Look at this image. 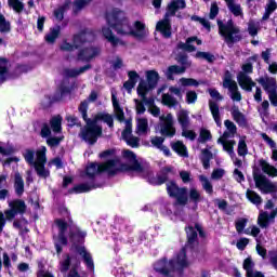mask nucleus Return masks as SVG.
Wrapping results in <instances>:
<instances>
[{"mask_svg": "<svg viewBox=\"0 0 277 277\" xmlns=\"http://www.w3.org/2000/svg\"><path fill=\"white\" fill-rule=\"evenodd\" d=\"M255 187L261 194H272L273 198H277V184L267 180V177L254 174L253 175Z\"/></svg>", "mask_w": 277, "mask_h": 277, "instance_id": "14", "label": "nucleus"}, {"mask_svg": "<svg viewBox=\"0 0 277 277\" xmlns=\"http://www.w3.org/2000/svg\"><path fill=\"white\" fill-rule=\"evenodd\" d=\"M164 141H166V138H163L161 136H153L150 138L151 146H154L155 148H158V149H160L163 146Z\"/></svg>", "mask_w": 277, "mask_h": 277, "instance_id": "60", "label": "nucleus"}, {"mask_svg": "<svg viewBox=\"0 0 277 277\" xmlns=\"http://www.w3.org/2000/svg\"><path fill=\"white\" fill-rule=\"evenodd\" d=\"M274 220H276L275 211L269 214L267 212H260L258 216V225L260 228H267V226H269V222H274Z\"/></svg>", "mask_w": 277, "mask_h": 277, "instance_id": "24", "label": "nucleus"}, {"mask_svg": "<svg viewBox=\"0 0 277 277\" xmlns=\"http://www.w3.org/2000/svg\"><path fill=\"white\" fill-rule=\"evenodd\" d=\"M209 107L214 122L217 127H222V118H220V106L217 105V103L210 101Z\"/></svg>", "mask_w": 277, "mask_h": 277, "instance_id": "30", "label": "nucleus"}, {"mask_svg": "<svg viewBox=\"0 0 277 277\" xmlns=\"http://www.w3.org/2000/svg\"><path fill=\"white\" fill-rule=\"evenodd\" d=\"M70 263H72V258H70V255H64L63 260L60 262V272L66 274V272L70 269Z\"/></svg>", "mask_w": 277, "mask_h": 277, "instance_id": "43", "label": "nucleus"}, {"mask_svg": "<svg viewBox=\"0 0 277 277\" xmlns=\"http://www.w3.org/2000/svg\"><path fill=\"white\" fill-rule=\"evenodd\" d=\"M261 234V228L256 225H252L249 228L245 229V235H251V237H259Z\"/></svg>", "mask_w": 277, "mask_h": 277, "instance_id": "59", "label": "nucleus"}, {"mask_svg": "<svg viewBox=\"0 0 277 277\" xmlns=\"http://www.w3.org/2000/svg\"><path fill=\"white\" fill-rule=\"evenodd\" d=\"M246 196L252 205H255V207H259V205L263 202V198H261L260 195L254 190L247 189Z\"/></svg>", "mask_w": 277, "mask_h": 277, "instance_id": "38", "label": "nucleus"}, {"mask_svg": "<svg viewBox=\"0 0 277 277\" xmlns=\"http://www.w3.org/2000/svg\"><path fill=\"white\" fill-rule=\"evenodd\" d=\"M241 68L242 70L237 75L238 84L242 90H246V92H252V88L256 85V83L252 81V78L249 76L252 72V64H243Z\"/></svg>", "mask_w": 277, "mask_h": 277, "instance_id": "13", "label": "nucleus"}, {"mask_svg": "<svg viewBox=\"0 0 277 277\" xmlns=\"http://www.w3.org/2000/svg\"><path fill=\"white\" fill-rule=\"evenodd\" d=\"M261 137L267 144V146H269V148H272V149L276 148V142H274V140H272V137H269V135H267L265 133H261Z\"/></svg>", "mask_w": 277, "mask_h": 277, "instance_id": "64", "label": "nucleus"}, {"mask_svg": "<svg viewBox=\"0 0 277 277\" xmlns=\"http://www.w3.org/2000/svg\"><path fill=\"white\" fill-rule=\"evenodd\" d=\"M223 88L229 90L232 101H235L236 103L241 101V92H239L237 82L233 80V75H230V71H226L224 75Z\"/></svg>", "mask_w": 277, "mask_h": 277, "instance_id": "16", "label": "nucleus"}, {"mask_svg": "<svg viewBox=\"0 0 277 277\" xmlns=\"http://www.w3.org/2000/svg\"><path fill=\"white\" fill-rule=\"evenodd\" d=\"M23 155L25 161H27L29 166H34L38 176H40L41 179H49L51 173L49 172V170H47V168H44V163H47L45 146L39 147L36 153L31 149H26ZM35 155L36 160H34Z\"/></svg>", "mask_w": 277, "mask_h": 277, "instance_id": "9", "label": "nucleus"}, {"mask_svg": "<svg viewBox=\"0 0 277 277\" xmlns=\"http://www.w3.org/2000/svg\"><path fill=\"white\" fill-rule=\"evenodd\" d=\"M219 32L224 38L227 44H233L234 42H239L241 40V35H239V27H237L233 19H229L227 23H222L217 21Z\"/></svg>", "mask_w": 277, "mask_h": 277, "instance_id": "12", "label": "nucleus"}, {"mask_svg": "<svg viewBox=\"0 0 277 277\" xmlns=\"http://www.w3.org/2000/svg\"><path fill=\"white\" fill-rule=\"evenodd\" d=\"M111 101H113V107L115 111V116L119 122H122L124 120V110L122 107H120V103L118 102L116 90H111Z\"/></svg>", "mask_w": 277, "mask_h": 277, "instance_id": "25", "label": "nucleus"}, {"mask_svg": "<svg viewBox=\"0 0 277 277\" xmlns=\"http://www.w3.org/2000/svg\"><path fill=\"white\" fill-rule=\"evenodd\" d=\"M96 187H101L98 184H80L74 187L75 194H85V192H92V189H96Z\"/></svg>", "mask_w": 277, "mask_h": 277, "instance_id": "36", "label": "nucleus"}, {"mask_svg": "<svg viewBox=\"0 0 277 277\" xmlns=\"http://www.w3.org/2000/svg\"><path fill=\"white\" fill-rule=\"evenodd\" d=\"M0 31L1 34H8L10 31V22L5 21V16L0 14Z\"/></svg>", "mask_w": 277, "mask_h": 277, "instance_id": "55", "label": "nucleus"}, {"mask_svg": "<svg viewBox=\"0 0 277 277\" xmlns=\"http://www.w3.org/2000/svg\"><path fill=\"white\" fill-rule=\"evenodd\" d=\"M199 181L208 194H213V185L211 184V181L205 175H199Z\"/></svg>", "mask_w": 277, "mask_h": 277, "instance_id": "47", "label": "nucleus"}, {"mask_svg": "<svg viewBox=\"0 0 277 277\" xmlns=\"http://www.w3.org/2000/svg\"><path fill=\"white\" fill-rule=\"evenodd\" d=\"M10 8H12L15 12H23L25 5L21 0H8Z\"/></svg>", "mask_w": 277, "mask_h": 277, "instance_id": "53", "label": "nucleus"}, {"mask_svg": "<svg viewBox=\"0 0 277 277\" xmlns=\"http://www.w3.org/2000/svg\"><path fill=\"white\" fill-rule=\"evenodd\" d=\"M0 155H3L4 157H10V155H14V147L5 143H0Z\"/></svg>", "mask_w": 277, "mask_h": 277, "instance_id": "50", "label": "nucleus"}, {"mask_svg": "<svg viewBox=\"0 0 277 277\" xmlns=\"http://www.w3.org/2000/svg\"><path fill=\"white\" fill-rule=\"evenodd\" d=\"M70 8V0H65L64 5L60 6L54 11V17L56 21H63L64 19V12Z\"/></svg>", "mask_w": 277, "mask_h": 277, "instance_id": "40", "label": "nucleus"}, {"mask_svg": "<svg viewBox=\"0 0 277 277\" xmlns=\"http://www.w3.org/2000/svg\"><path fill=\"white\" fill-rule=\"evenodd\" d=\"M187 267H189V260H187L185 248L177 252L173 259L168 260L164 258L154 264L155 272L167 277H174Z\"/></svg>", "mask_w": 277, "mask_h": 277, "instance_id": "5", "label": "nucleus"}, {"mask_svg": "<svg viewBox=\"0 0 277 277\" xmlns=\"http://www.w3.org/2000/svg\"><path fill=\"white\" fill-rule=\"evenodd\" d=\"M194 43L200 45L202 44V41L196 37H190L186 40L185 43H180L179 49H183V51H188V53H193V51H196V45H194Z\"/></svg>", "mask_w": 277, "mask_h": 277, "instance_id": "28", "label": "nucleus"}, {"mask_svg": "<svg viewBox=\"0 0 277 277\" xmlns=\"http://www.w3.org/2000/svg\"><path fill=\"white\" fill-rule=\"evenodd\" d=\"M146 80H141L137 87V94L142 97V101L135 100L136 113L138 115L144 114L146 111V107H144V103L148 104L146 100V94L150 92V90H155L157 88V83L159 81V72L155 70L146 71Z\"/></svg>", "mask_w": 277, "mask_h": 277, "instance_id": "7", "label": "nucleus"}, {"mask_svg": "<svg viewBox=\"0 0 277 277\" xmlns=\"http://www.w3.org/2000/svg\"><path fill=\"white\" fill-rule=\"evenodd\" d=\"M60 31H62V28L60 26H55L50 29V31L45 35V42L48 44H53L60 38Z\"/></svg>", "mask_w": 277, "mask_h": 277, "instance_id": "32", "label": "nucleus"}, {"mask_svg": "<svg viewBox=\"0 0 277 277\" xmlns=\"http://www.w3.org/2000/svg\"><path fill=\"white\" fill-rule=\"evenodd\" d=\"M179 83L182 85V88H198V85H200L202 82L194 78H181Z\"/></svg>", "mask_w": 277, "mask_h": 277, "instance_id": "41", "label": "nucleus"}, {"mask_svg": "<svg viewBox=\"0 0 277 277\" xmlns=\"http://www.w3.org/2000/svg\"><path fill=\"white\" fill-rule=\"evenodd\" d=\"M14 188L17 196H23L25 192V181H23V175L18 172L14 174Z\"/></svg>", "mask_w": 277, "mask_h": 277, "instance_id": "29", "label": "nucleus"}, {"mask_svg": "<svg viewBox=\"0 0 277 277\" xmlns=\"http://www.w3.org/2000/svg\"><path fill=\"white\" fill-rule=\"evenodd\" d=\"M243 269L247 272V277H265L263 273L254 271V262L250 258L245 260Z\"/></svg>", "mask_w": 277, "mask_h": 277, "instance_id": "27", "label": "nucleus"}, {"mask_svg": "<svg viewBox=\"0 0 277 277\" xmlns=\"http://www.w3.org/2000/svg\"><path fill=\"white\" fill-rule=\"evenodd\" d=\"M167 190H168L169 196L171 198L176 199V203L182 205L183 207H185V205H187V202H189V200H190V202H194L195 205H198V202H200V200H202V196L200 195V192H198V189L190 188V190L187 195V188H185V187L181 188L174 182L167 183Z\"/></svg>", "mask_w": 277, "mask_h": 277, "instance_id": "8", "label": "nucleus"}, {"mask_svg": "<svg viewBox=\"0 0 277 277\" xmlns=\"http://www.w3.org/2000/svg\"><path fill=\"white\" fill-rule=\"evenodd\" d=\"M238 155L245 157L248 155V145L246 144V138H240L238 143Z\"/></svg>", "mask_w": 277, "mask_h": 277, "instance_id": "51", "label": "nucleus"}, {"mask_svg": "<svg viewBox=\"0 0 277 277\" xmlns=\"http://www.w3.org/2000/svg\"><path fill=\"white\" fill-rule=\"evenodd\" d=\"M258 82L262 85L263 90H265L267 94L276 92L277 90L276 78L264 77L260 78Z\"/></svg>", "mask_w": 277, "mask_h": 277, "instance_id": "23", "label": "nucleus"}, {"mask_svg": "<svg viewBox=\"0 0 277 277\" xmlns=\"http://www.w3.org/2000/svg\"><path fill=\"white\" fill-rule=\"evenodd\" d=\"M85 70H90V65H85L84 67H81L80 69H65L64 76L65 77H79V75H83Z\"/></svg>", "mask_w": 277, "mask_h": 277, "instance_id": "42", "label": "nucleus"}, {"mask_svg": "<svg viewBox=\"0 0 277 277\" xmlns=\"http://www.w3.org/2000/svg\"><path fill=\"white\" fill-rule=\"evenodd\" d=\"M76 252L83 259L87 269L91 272V274H94V260L92 259V254L88 252L85 247H78Z\"/></svg>", "mask_w": 277, "mask_h": 277, "instance_id": "21", "label": "nucleus"}, {"mask_svg": "<svg viewBox=\"0 0 277 277\" xmlns=\"http://www.w3.org/2000/svg\"><path fill=\"white\" fill-rule=\"evenodd\" d=\"M232 116L238 124H240V126L246 124V117H243V114H241V111H239V108L233 107Z\"/></svg>", "mask_w": 277, "mask_h": 277, "instance_id": "45", "label": "nucleus"}, {"mask_svg": "<svg viewBox=\"0 0 277 277\" xmlns=\"http://www.w3.org/2000/svg\"><path fill=\"white\" fill-rule=\"evenodd\" d=\"M196 101H198V94L196 91L186 92V103H188V105H194Z\"/></svg>", "mask_w": 277, "mask_h": 277, "instance_id": "61", "label": "nucleus"}, {"mask_svg": "<svg viewBox=\"0 0 277 277\" xmlns=\"http://www.w3.org/2000/svg\"><path fill=\"white\" fill-rule=\"evenodd\" d=\"M155 101L153 100H148L147 104L149 105L148 111L149 114H151V116H155V118H157L160 114L161 110L159 109V107L155 106Z\"/></svg>", "mask_w": 277, "mask_h": 277, "instance_id": "56", "label": "nucleus"}, {"mask_svg": "<svg viewBox=\"0 0 277 277\" xmlns=\"http://www.w3.org/2000/svg\"><path fill=\"white\" fill-rule=\"evenodd\" d=\"M60 213L63 217L56 219L54 223V227L58 233L54 235V243L57 254L62 252V246H66V243H68V238L74 243H79L82 239H85L88 235V233L81 230V228L72 223L70 212L66 207H61Z\"/></svg>", "mask_w": 277, "mask_h": 277, "instance_id": "3", "label": "nucleus"}, {"mask_svg": "<svg viewBox=\"0 0 277 277\" xmlns=\"http://www.w3.org/2000/svg\"><path fill=\"white\" fill-rule=\"evenodd\" d=\"M177 121L182 129H187V127H189V113H187V110H180L177 113Z\"/></svg>", "mask_w": 277, "mask_h": 277, "instance_id": "39", "label": "nucleus"}, {"mask_svg": "<svg viewBox=\"0 0 277 277\" xmlns=\"http://www.w3.org/2000/svg\"><path fill=\"white\" fill-rule=\"evenodd\" d=\"M259 27H261L259 22L250 21L248 26L250 36H256V34H259Z\"/></svg>", "mask_w": 277, "mask_h": 277, "instance_id": "54", "label": "nucleus"}, {"mask_svg": "<svg viewBox=\"0 0 277 277\" xmlns=\"http://www.w3.org/2000/svg\"><path fill=\"white\" fill-rule=\"evenodd\" d=\"M248 224V219H238L235 222V226H236V230L239 235H241V233H243L246 226Z\"/></svg>", "mask_w": 277, "mask_h": 277, "instance_id": "52", "label": "nucleus"}, {"mask_svg": "<svg viewBox=\"0 0 277 277\" xmlns=\"http://www.w3.org/2000/svg\"><path fill=\"white\" fill-rule=\"evenodd\" d=\"M51 129L54 133L62 131V116H55L50 121Z\"/></svg>", "mask_w": 277, "mask_h": 277, "instance_id": "46", "label": "nucleus"}, {"mask_svg": "<svg viewBox=\"0 0 277 277\" xmlns=\"http://www.w3.org/2000/svg\"><path fill=\"white\" fill-rule=\"evenodd\" d=\"M96 92L92 91L87 101H83L79 106V111L82 115L83 120L87 126L81 130L80 136L87 142V144H96V140L101 137L103 133V128H101V121L108 124L111 129L114 127V117L109 114L100 113L94 119H88V104L94 103L96 101Z\"/></svg>", "mask_w": 277, "mask_h": 277, "instance_id": "2", "label": "nucleus"}, {"mask_svg": "<svg viewBox=\"0 0 277 277\" xmlns=\"http://www.w3.org/2000/svg\"><path fill=\"white\" fill-rule=\"evenodd\" d=\"M102 34H103L104 38H106V40H108V42H110V44H113V47H118V44H121L120 40H118V38H116V36H114V32H111V29H109L107 27H103Z\"/></svg>", "mask_w": 277, "mask_h": 277, "instance_id": "34", "label": "nucleus"}, {"mask_svg": "<svg viewBox=\"0 0 277 277\" xmlns=\"http://www.w3.org/2000/svg\"><path fill=\"white\" fill-rule=\"evenodd\" d=\"M224 174H226V171H224V169H214L211 174V179L213 181H220V179H222Z\"/></svg>", "mask_w": 277, "mask_h": 277, "instance_id": "63", "label": "nucleus"}, {"mask_svg": "<svg viewBox=\"0 0 277 277\" xmlns=\"http://www.w3.org/2000/svg\"><path fill=\"white\" fill-rule=\"evenodd\" d=\"M213 159V154L209 149L201 150V163L205 170H209L211 168L210 161Z\"/></svg>", "mask_w": 277, "mask_h": 277, "instance_id": "37", "label": "nucleus"}, {"mask_svg": "<svg viewBox=\"0 0 277 277\" xmlns=\"http://www.w3.org/2000/svg\"><path fill=\"white\" fill-rule=\"evenodd\" d=\"M10 210L4 212L6 220H14L18 213H25V201L14 200L9 202Z\"/></svg>", "mask_w": 277, "mask_h": 277, "instance_id": "17", "label": "nucleus"}, {"mask_svg": "<svg viewBox=\"0 0 277 277\" xmlns=\"http://www.w3.org/2000/svg\"><path fill=\"white\" fill-rule=\"evenodd\" d=\"M160 133L164 137H174L176 135V128H174V117L172 114L162 115L160 117Z\"/></svg>", "mask_w": 277, "mask_h": 277, "instance_id": "15", "label": "nucleus"}, {"mask_svg": "<svg viewBox=\"0 0 277 277\" xmlns=\"http://www.w3.org/2000/svg\"><path fill=\"white\" fill-rule=\"evenodd\" d=\"M107 25L115 29L119 36H133L134 38H144L146 36V24L140 21L131 27L124 12L115 9L106 13Z\"/></svg>", "mask_w": 277, "mask_h": 277, "instance_id": "4", "label": "nucleus"}, {"mask_svg": "<svg viewBox=\"0 0 277 277\" xmlns=\"http://www.w3.org/2000/svg\"><path fill=\"white\" fill-rule=\"evenodd\" d=\"M92 40H94L92 32H81L74 37V45L65 41L61 44V50L75 51V49H80L78 58L82 62H90V60H93L100 53L98 49L88 47V42H92Z\"/></svg>", "mask_w": 277, "mask_h": 277, "instance_id": "6", "label": "nucleus"}, {"mask_svg": "<svg viewBox=\"0 0 277 277\" xmlns=\"http://www.w3.org/2000/svg\"><path fill=\"white\" fill-rule=\"evenodd\" d=\"M133 129L131 121H126V129L122 131V140L131 146L132 148H137L140 146V138L137 136H133Z\"/></svg>", "mask_w": 277, "mask_h": 277, "instance_id": "18", "label": "nucleus"}, {"mask_svg": "<svg viewBox=\"0 0 277 277\" xmlns=\"http://www.w3.org/2000/svg\"><path fill=\"white\" fill-rule=\"evenodd\" d=\"M150 128L148 127V119L145 117H136V135H148Z\"/></svg>", "mask_w": 277, "mask_h": 277, "instance_id": "26", "label": "nucleus"}, {"mask_svg": "<svg viewBox=\"0 0 277 277\" xmlns=\"http://www.w3.org/2000/svg\"><path fill=\"white\" fill-rule=\"evenodd\" d=\"M227 8L234 16H243V11L241 10V4L235 3V0H225Z\"/></svg>", "mask_w": 277, "mask_h": 277, "instance_id": "35", "label": "nucleus"}, {"mask_svg": "<svg viewBox=\"0 0 277 277\" xmlns=\"http://www.w3.org/2000/svg\"><path fill=\"white\" fill-rule=\"evenodd\" d=\"M185 0H172L168 4V10L162 21H159L156 25V31H160L163 38H170L172 36V25H170V16H174L176 11L184 10Z\"/></svg>", "mask_w": 277, "mask_h": 277, "instance_id": "10", "label": "nucleus"}, {"mask_svg": "<svg viewBox=\"0 0 277 277\" xmlns=\"http://www.w3.org/2000/svg\"><path fill=\"white\" fill-rule=\"evenodd\" d=\"M224 124L226 127V131L223 135L217 140V144L223 146V150L229 155V157H235V145L237 144L235 140H228V137H235V133H237V126L230 120H225Z\"/></svg>", "mask_w": 277, "mask_h": 277, "instance_id": "11", "label": "nucleus"}, {"mask_svg": "<svg viewBox=\"0 0 277 277\" xmlns=\"http://www.w3.org/2000/svg\"><path fill=\"white\" fill-rule=\"evenodd\" d=\"M192 21L200 23V25H202V27H205V29H207L208 31H211V24L206 18L194 15V16H192Z\"/></svg>", "mask_w": 277, "mask_h": 277, "instance_id": "57", "label": "nucleus"}, {"mask_svg": "<svg viewBox=\"0 0 277 277\" xmlns=\"http://www.w3.org/2000/svg\"><path fill=\"white\" fill-rule=\"evenodd\" d=\"M211 137H212V136H211V131H209V130L202 128V129L200 130V133H199L198 142H199L200 144H205V143H207V142H211Z\"/></svg>", "mask_w": 277, "mask_h": 277, "instance_id": "48", "label": "nucleus"}, {"mask_svg": "<svg viewBox=\"0 0 277 277\" xmlns=\"http://www.w3.org/2000/svg\"><path fill=\"white\" fill-rule=\"evenodd\" d=\"M192 66V63L187 61L186 58L182 62V66L173 65L169 66L166 71L167 79H170L171 81L174 80V75H183L187 68Z\"/></svg>", "mask_w": 277, "mask_h": 277, "instance_id": "19", "label": "nucleus"}, {"mask_svg": "<svg viewBox=\"0 0 277 277\" xmlns=\"http://www.w3.org/2000/svg\"><path fill=\"white\" fill-rule=\"evenodd\" d=\"M182 136L186 140L194 141L196 140V132L194 130H188L187 128H182Z\"/></svg>", "mask_w": 277, "mask_h": 277, "instance_id": "62", "label": "nucleus"}, {"mask_svg": "<svg viewBox=\"0 0 277 277\" xmlns=\"http://www.w3.org/2000/svg\"><path fill=\"white\" fill-rule=\"evenodd\" d=\"M122 160L113 158L105 163L92 162L87 167V176L94 179L96 174L106 172L107 174H116L118 172H142L144 169L137 161L135 154L129 149L123 150Z\"/></svg>", "mask_w": 277, "mask_h": 277, "instance_id": "1", "label": "nucleus"}, {"mask_svg": "<svg viewBox=\"0 0 277 277\" xmlns=\"http://www.w3.org/2000/svg\"><path fill=\"white\" fill-rule=\"evenodd\" d=\"M162 103L167 105V107H176V105H179L176 98L168 93L162 95Z\"/></svg>", "mask_w": 277, "mask_h": 277, "instance_id": "49", "label": "nucleus"}, {"mask_svg": "<svg viewBox=\"0 0 277 277\" xmlns=\"http://www.w3.org/2000/svg\"><path fill=\"white\" fill-rule=\"evenodd\" d=\"M277 8L276 1L271 0L269 3L266 6V12L263 16L264 21H267V18H269V14H272V12H274Z\"/></svg>", "mask_w": 277, "mask_h": 277, "instance_id": "58", "label": "nucleus"}, {"mask_svg": "<svg viewBox=\"0 0 277 277\" xmlns=\"http://www.w3.org/2000/svg\"><path fill=\"white\" fill-rule=\"evenodd\" d=\"M8 78V61L0 58V84Z\"/></svg>", "mask_w": 277, "mask_h": 277, "instance_id": "44", "label": "nucleus"}, {"mask_svg": "<svg viewBox=\"0 0 277 277\" xmlns=\"http://www.w3.org/2000/svg\"><path fill=\"white\" fill-rule=\"evenodd\" d=\"M171 148H172V150H174V153H176L180 157H189V155L187 154V147H186L185 144H183V142H181V141L171 143Z\"/></svg>", "mask_w": 277, "mask_h": 277, "instance_id": "31", "label": "nucleus"}, {"mask_svg": "<svg viewBox=\"0 0 277 277\" xmlns=\"http://www.w3.org/2000/svg\"><path fill=\"white\" fill-rule=\"evenodd\" d=\"M198 233L200 235V237H205V233L202 232V227L199 224H196L195 227L193 226H188L186 227V235H187V239H188V246H192L197 237H198Z\"/></svg>", "mask_w": 277, "mask_h": 277, "instance_id": "22", "label": "nucleus"}, {"mask_svg": "<svg viewBox=\"0 0 277 277\" xmlns=\"http://www.w3.org/2000/svg\"><path fill=\"white\" fill-rule=\"evenodd\" d=\"M172 174H174V169L172 167H167L161 170L157 179L148 177V181L151 185H163Z\"/></svg>", "mask_w": 277, "mask_h": 277, "instance_id": "20", "label": "nucleus"}, {"mask_svg": "<svg viewBox=\"0 0 277 277\" xmlns=\"http://www.w3.org/2000/svg\"><path fill=\"white\" fill-rule=\"evenodd\" d=\"M260 167L262 169V172H264V174H267L268 176H277V169L276 167L269 164V162L265 161V160H260Z\"/></svg>", "mask_w": 277, "mask_h": 277, "instance_id": "33", "label": "nucleus"}]
</instances>
